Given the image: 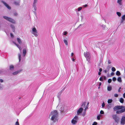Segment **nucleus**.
Segmentation results:
<instances>
[{
    "mask_svg": "<svg viewBox=\"0 0 125 125\" xmlns=\"http://www.w3.org/2000/svg\"><path fill=\"white\" fill-rule=\"evenodd\" d=\"M37 1V0H34V2L33 4V7H34V10L35 11H36V10L35 4L36 3Z\"/></svg>",
    "mask_w": 125,
    "mask_h": 125,
    "instance_id": "obj_11",
    "label": "nucleus"
},
{
    "mask_svg": "<svg viewBox=\"0 0 125 125\" xmlns=\"http://www.w3.org/2000/svg\"><path fill=\"white\" fill-rule=\"evenodd\" d=\"M78 119V116L75 115L72 120L71 123L73 125H75L77 123Z\"/></svg>",
    "mask_w": 125,
    "mask_h": 125,
    "instance_id": "obj_5",
    "label": "nucleus"
},
{
    "mask_svg": "<svg viewBox=\"0 0 125 125\" xmlns=\"http://www.w3.org/2000/svg\"><path fill=\"white\" fill-rule=\"evenodd\" d=\"M60 106H61V104H59L57 106V107H60Z\"/></svg>",
    "mask_w": 125,
    "mask_h": 125,
    "instance_id": "obj_55",
    "label": "nucleus"
},
{
    "mask_svg": "<svg viewBox=\"0 0 125 125\" xmlns=\"http://www.w3.org/2000/svg\"><path fill=\"white\" fill-rule=\"evenodd\" d=\"M14 14L15 16H16L17 15V13L16 12H15L14 13Z\"/></svg>",
    "mask_w": 125,
    "mask_h": 125,
    "instance_id": "obj_47",
    "label": "nucleus"
},
{
    "mask_svg": "<svg viewBox=\"0 0 125 125\" xmlns=\"http://www.w3.org/2000/svg\"><path fill=\"white\" fill-rule=\"evenodd\" d=\"M124 100L123 98H121L120 99V101L121 103H123V102H124Z\"/></svg>",
    "mask_w": 125,
    "mask_h": 125,
    "instance_id": "obj_27",
    "label": "nucleus"
},
{
    "mask_svg": "<svg viewBox=\"0 0 125 125\" xmlns=\"http://www.w3.org/2000/svg\"><path fill=\"white\" fill-rule=\"evenodd\" d=\"M84 56L86 58L87 60L89 62H90L91 58L90 53L89 52H84Z\"/></svg>",
    "mask_w": 125,
    "mask_h": 125,
    "instance_id": "obj_4",
    "label": "nucleus"
},
{
    "mask_svg": "<svg viewBox=\"0 0 125 125\" xmlns=\"http://www.w3.org/2000/svg\"><path fill=\"white\" fill-rule=\"evenodd\" d=\"M123 96L124 98H125V93L123 94Z\"/></svg>",
    "mask_w": 125,
    "mask_h": 125,
    "instance_id": "obj_56",
    "label": "nucleus"
},
{
    "mask_svg": "<svg viewBox=\"0 0 125 125\" xmlns=\"http://www.w3.org/2000/svg\"><path fill=\"white\" fill-rule=\"evenodd\" d=\"M102 115H99L97 117V119L98 120H100V118L101 117Z\"/></svg>",
    "mask_w": 125,
    "mask_h": 125,
    "instance_id": "obj_26",
    "label": "nucleus"
},
{
    "mask_svg": "<svg viewBox=\"0 0 125 125\" xmlns=\"http://www.w3.org/2000/svg\"><path fill=\"white\" fill-rule=\"evenodd\" d=\"M99 80L100 81H103V78L102 77H100L99 79Z\"/></svg>",
    "mask_w": 125,
    "mask_h": 125,
    "instance_id": "obj_41",
    "label": "nucleus"
},
{
    "mask_svg": "<svg viewBox=\"0 0 125 125\" xmlns=\"http://www.w3.org/2000/svg\"><path fill=\"white\" fill-rule=\"evenodd\" d=\"M103 78V79H104L105 80L106 79V77L105 76H104Z\"/></svg>",
    "mask_w": 125,
    "mask_h": 125,
    "instance_id": "obj_50",
    "label": "nucleus"
},
{
    "mask_svg": "<svg viewBox=\"0 0 125 125\" xmlns=\"http://www.w3.org/2000/svg\"><path fill=\"white\" fill-rule=\"evenodd\" d=\"M17 40L18 42L19 43H21L22 42V41L19 38H17Z\"/></svg>",
    "mask_w": 125,
    "mask_h": 125,
    "instance_id": "obj_19",
    "label": "nucleus"
},
{
    "mask_svg": "<svg viewBox=\"0 0 125 125\" xmlns=\"http://www.w3.org/2000/svg\"><path fill=\"white\" fill-rule=\"evenodd\" d=\"M121 89V87H120L119 88V89H120H120Z\"/></svg>",
    "mask_w": 125,
    "mask_h": 125,
    "instance_id": "obj_64",
    "label": "nucleus"
},
{
    "mask_svg": "<svg viewBox=\"0 0 125 125\" xmlns=\"http://www.w3.org/2000/svg\"><path fill=\"white\" fill-rule=\"evenodd\" d=\"M121 124H125V117L123 116L121 119Z\"/></svg>",
    "mask_w": 125,
    "mask_h": 125,
    "instance_id": "obj_8",
    "label": "nucleus"
},
{
    "mask_svg": "<svg viewBox=\"0 0 125 125\" xmlns=\"http://www.w3.org/2000/svg\"><path fill=\"white\" fill-rule=\"evenodd\" d=\"M58 113L56 110L51 112L50 114V116H51V120L54 122L58 121Z\"/></svg>",
    "mask_w": 125,
    "mask_h": 125,
    "instance_id": "obj_2",
    "label": "nucleus"
},
{
    "mask_svg": "<svg viewBox=\"0 0 125 125\" xmlns=\"http://www.w3.org/2000/svg\"><path fill=\"white\" fill-rule=\"evenodd\" d=\"M4 4V5L9 9H11L10 7L7 4L3 1H1Z\"/></svg>",
    "mask_w": 125,
    "mask_h": 125,
    "instance_id": "obj_10",
    "label": "nucleus"
},
{
    "mask_svg": "<svg viewBox=\"0 0 125 125\" xmlns=\"http://www.w3.org/2000/svg\"><path fill=\"white\" fill-rule=\"evenodd\" d=\"M10 26L12 30L14 32L15 31V28L14 27L13 25H11Z\"/></svg>",
    "mask_w": 125,
    "mask_h": 125,
    "instance_id": "obj_20",
    "label": "nucleus"
},
{
    "mask_svg": "<svg viewBox=\"0 0 125 125\" xmlns=\"http://www.w3.org/2000/svg\"><path fill=\"white\" fill-rule=\"evenodd\" d=\"M114 75V73L113 72H112L111 73V75L112 76H113Z\"/></svg>",
    "mask_w": 125,
    "mask_h": 125,
    "instance_id": "obj_51",
    "label": "nucleus"
},
{
    "mask_svg": "<svg viewBox=\"0 0 125 125\" xmlns=\"http://www.w3.org/2000/svg\"><path fill=\"white\" fill-rule=\"evenodd\" d=\"M101 26L102 27V28L103 30H105L106 28V26L105 25H101Z\"/></svg>",
    "mask_w": 125,
    "mask_h": 125,
    "instance_id": "obj_23",
    "label": "nucleus"
},
{
    "mask_svg": "<svg viewBox=\"0 0 125 125\" xmlns=\"http://www.w3.org/2000/svg\"><path fill=\"white\" fill-rule=\"evenodd\" d=\"M73 53H71V56H73Z\"/></svg>",
    "mask_w": 125,
    "mask_h": 125,
    "instance_id": "obj_61",
    "label": "nucleus"
},
{
    "mask_svg": "<svg viewBox=\"0 0 125 125\" xmlns=\"http://www.w3.org/2000/svg\"><path fill=\"white\" fill-rule=\"evenodd\" d=\"M85 112H84L82 114V115L83 116H84L85 115Z\"/></svg>",
    "mask_w": 125,
    "mask_h": 125,
    "instance_id": "obj_54",
    "label": "nucleus"
},
{
    "mask_svg": "<svg viewBox=\"0 0 125 125\" xmlns=\"http://www.w3.org/2000/svg\"><path fill=\"white\" fill-rule=\"evenodd\" d=\"M18 56L19 61L20 62L21 59V55L20 53H19L18 54Z\"/></svg>",
    "mask_w": 125,
    "mask_h": 125,
    "instance_id": "obj_34",
    "label": "nucleus"
},
{
    "mask_svg": "<svg viewBox=\"0 0 125 125\" xmlns=\"http://www.w3.org/2000/svg\"><path fill=\"white\" fill-rule=\"evenodd\" d=\"M15 125H19V123L18 121L16 122Z\"/></svg>",
    "mask_w": 125,
    "mask_h": 125,
    "instance_id": "obj_43",
    "label": "nucleus"
},
{
    "mask_svg": "<svg viewBox=\"0 0 125 125\" xmlns=\"http://www.w3.org/2000/svg\"><path fill=\"white\" fill-rule=\"evenodd\" d=\"M112 88L111 86H108L107 87V89L108 91H110L111 90Z\"/></svg>",
    "mask_w": 125,
    "mask_h": 125,
    "instance_id": "obj_18",
    "label": "nucleus"
},
{
    "mask_svg": "<svg viewBox=\"0 0 125 125\" xmlns=\"http://www.w3.org/2000/svg\"><path fill=\"white\" fill-rule=\"evenodd\" d=\"M16 45L18 47L20 51L21 50V47L19 46L18 44L15 43Z\"/></svg>",
    "mask_w": 125,
    "mask_h": 125,
    "instance_id": "obj_35",
    "label": "nucleus"
},
{
    "mask_svg": "<svg viewBox=\"0 0 125 125\" xmlns=\"http://www.w3.org/2000/svg\"><path fill=\"white\" fill-rule=\"evenodd\" d=\"M31 32L35 36H37L38 33L35 27L32 28V31H31Z\"/></svg>",
    "mask_w": 125,
    "mask_h": 125,
    "instance_id": "obj_7",
    "label": "nucleus"
},
{
    "mask_svg": "<svg viewBox=\"0 0 125 125\" xmlns=\"http://www.w3.org/2000/svg\"><path fill=\"white\" fill-rule=\"evenodd\" d=\"M3 18L13 23H15V21L11 18H10L6 16H3Z\"/></svg>",
    "mask_w": 125,
    "mask_h": 125,
    "instance_id": "obj_6",
    "label": "nucleus"
},
{
    "mask_svg": "<svg viewBox=\"0 0 125 125\" xmlns=\"http://www.w3.org/2000/svg\"><path fill=\"white\" fill-rule=\"evenodd\" d=\"M65 89V88H64L62 90V91H63Z\"/></svg>",
    "mask_w": 125,
    "mask_h": 125,
    "instance_id": "obj_58",
    "label": "nucleus"
},
{
    "mask_svg": "<svg viewBox=\"0 0 125 125\" xmlns=\"http://www.w3.org/2000/svg\"><path fill=\"white\" fill-rule=\"evenodd\" d=\"M102 83H99V86H101V85Z\"/></svg>",
    "mask_w": 125,
    "mask_h": 125,
    "instance_id": "obj_57",
    "label": "nucleus"
},
{
    "mask_svg": "<svg viewBox=\"0 0 125 125\" xmlns=\"http://www.w3.org/2000/svg\"><path fill=\"white\" fill-rule=\"evenodd\" d=\"M64 110V108L63 106L61 107L60 111L61 112H62Z\"/></svg>",
    "mask_w": 125,
    "mask_h": 125,
    "instance_id": "obj_25",
    "label": "nucleus"
},
{
    "mask_svg": "<svg viewBox=\"0 0 125 125\" xmlns=\"http://www.w3.org/2000/svg\"><path fill=\"white\" fill-rule=\"evenodd\" d=\"M100 113L101 114H104V112L103 111V110H101L100 111Z\"/></svg>",
    "mask_w": 125,
    "mask_h": 125,
    "instance_id": "obj_39",
    "label": "nucleus"
},
{
    "mask_svg": "<svg viewBox=\"0 0 125 125\" xmlns=\"http://www.w3.org/2000/svg\"><path fill=\"white\" fill-rule=\"evenodd\" d=\"M99 72H101L102 71V68H100L99 69Z\"/></svg>",
    "mask_w": 125,
    "mask_h": 125,
    "instance_id": "obj_53",
    "label": "nucleus"
},
{
    "mask_svg": "<svg viewBox=\"0 0 125 125\" xmlns=\"http://www.w3.org/2000/svg\"><path fill=\"white\" fill-rule=\"evenodd\" d=\"M72 60L73 61V62H74V61L75 59L74 58H72Z\"/></svg>",
    "mask_w": 125,
    "mask_h": 125,
    "instance_id": "obj_59",
    "label": "nucleus"
},
{
    "mask_svg": "<svg viewBox=\"0 0 125 125\" xmlns=\"http://www.w3.org/2000/svg\"><path fill=\"white\" fill-rule=\"evenodd\" d=\"M98 74L99 75H100L101 74V72H99L98 73Z\"/></svg>",
    "mask_w": 125,
    "mask_h": 125,
    "instance_id": "obj_60",
    "label": "nucleus"
},
{
    "mask_svg": "<svg viewBox=\"0 0 125 125\" xmlns=\"http://www.w3.org/2000/svg\"><path fill=\"white\" fill-rule=\"evenodd\" d=\"M0 82L1 83H2L3 82V80L2 79H0Z\"/></svg>",
    "mask_w": 125,
    "mask_h": 125,
    "instance_id": "obj_52",
    "label": "nucleus"
},
{
    "mask_svg": "<svg viewBox=\"0 0 125 125\" xmlns=\"http://www.w3.org/2000/svg\"><path fill=\"white\" fill-rule=\"evenodd\" d=\"M112 106L111 104H109L107 105V107L108 109H110L111 107Z\"/></svg>",
    "mask_w": 125,
    "mask_h": 125,
    "instance_id": "obj_21",
    "label": "nucleus"
},
{
    "mask_svg": "<svg viewBox=\"0 0 125 125\" xmlns=\"http://www.w3.org/2000/svg\"><path fill=\"white\" fill-rule=\"evenodd\" d=\"M110 68V67L109 66L107 67L106 69L107 71H108Z\"/></svg>",
    "mask_w": 125,
    "mask_h": 125,
    "instance_id": "obj_30",
    "label": "nucleus"
},
{
    "mask_svg": "<svg viewBox=\"0 0 125 125\" xmlns=\"http://www.w3.org/2000/svg\"><path fill=\"white\" fill-rule=\"evenodd\" d=\"M63 41L65 44L66 45H68V42H67V41L65 39H64L63 40Z\"/></svg>",
    "mask_w": 125,
    "mask_h": 125,
    "instance_id": "obj_29",
    "label": "nucleus"
},
{
    "mask_svg": "<svg viewBox=\"0 0 125 125\" xmlns=\"http://www.w3.org/2000/svg\"><path fill=\"white\" fill-rule=\"evenodd\" d=\"M26 53V49H24L23 50V55L25 56Z\"/></svg>",
    "mask_w": 125,
    "mask_h": 125,
    "instance_id": "obj_14",
    "label": "nucleus"
},
{
    "mask_svg": "<svg viewBox=\"0 0 125 125\" xmlns=\"http://www.w3.org/2000/svg\"><path fill=\"white\" fill-rule=\"evenodd\" d=\"M116 78L115 77H113L112 79V80L114 81H115L116 80Z\"/></svg>",
    "mask_w": 125,
    "mask_h": 125,
    "instance_id": "obj_37",
    "label": "nucleus"
},
{
    "mask_svg": "<svg viewBox=\"0 0 125 125\" xmlns=\"http://www.w3.org/2000/svg\"><path fill=\"white\" fill-rule=\"evenodd\" d=\"M102 107L103 108L104 107V106L105 105V104H104V102L102 104Z\"/></svg>",
    "mask_w": 125,
    "mask_h": 125,
    "instance_id": "obj_38",
    "label": "nucleus"
},
{
    "mask_svg": "<svg viewBox=\"0 0 125 125\" xmlns=\"http://www.w3.org/2000/svg\"><path fill=\"white\" fill-rule=\"evenodd\" d=\"M108 64H110L111 63V61L110 60H108Z\"/></svg>",
    "mask_w": 125,
    "mask_h": 125,
    "instance_id": "obj_46",
    "label": "nucleus"
},
{
    "mask_svg": "<svg viewBox=\"0 0 125 125\" xmlns=\"http://www.w3.org/2000/svg\"><path fill=\"white\" fill-rule=\"evenodd\" d=\"M21 71H18L16 72H14L12 74L13 75H15L17 74L18 73H20L21 72Z\"/></svg>",
    "mask_w": 125,
    "mask_h": 125,
    "instance_id": "obj_16",
    "label": "nucleus"
},
{
    "mask_svg": "<svg viewBox=\"0 0 125 125\" xmlns=\"http://www.w3.org/2000/svg\"><path fill=\"white\" fill-rule=\"evenodd\" d=\"M112 80L111 79H109L108 81V83H111L112 82Z\"/></svg>",
    "mask_w": 125,
    "mask_h": 125,
    "instance_id": "obj_36",
    "label": "nucleus"
},
{
    "mask_svg": "<svg viewBox=\"0 0 125 125\" xmlns=\"http://www.w3.org/2000/svg\"><path fill=\"white\" fill-rule=\"evenodd\" d=\"M108 72V71H107L106 70H104V72L105 73H106L107 72Z\"/></svg>",
    "mask_w": 125,
    "mask_h": 125,
    "instance_id": "obj_49",
    "label": "nucleus"
},
{
    "mask_svg": "<svg viewBox=\"0 0 125 125\" xmlns=\"http://www.w3.org/2000/svg\"><path fill=\"white\" fill-rule=\"evenodd\" d=\"M125 21V15H124L122 16L121 19V23H122L124 21Z\"/></svg>",
    "mask_w": 125,
    "mask_h": 125,
    "instance_id": "obj_9",
    "label": "nucleus"
},
{
    "mask_svg": "<svg viewBox=\"0 0 125 125\" xmlns=\"http://www.w3.org/2000/svg\"><path fill=\"white\" fill-rule=\"evenodd\" d=\"M63 33H64V35H66L67 34V32L66 31H65Z\"/></svg>",
    "mask_w": 125,
    "mask_h": 125,
    "instance_id": "obj_44",
    "label": "nucleus"
},
{
    "mask_svg": "<svg viewBox=\"0 0 125 125\" xmlns=\"http://www.w3.org/2000/svg\"><path fill=\"white\" fill-rule=\"evenodd\" d=\"M2 88V87L1 86H0V89H1Z\"/></svg>",
    "mask_w": 125,
    "mask_h": 125,
    "instance_id": "obj_63",
    "label": "nucleus"
},
{
    "mask_svg": "<svg viewBox=\"0 0 125 125\" xmlns=\"http://www.w3.org/2000/svg\"><path fill=\"white\" fill-rule=\"evenodd\" d=\"M82 9V7H79L77 9V10L78 11H79L81 10Z\"/></svg>",
    "mask_w": 125,
    "mask_h": 125,
    "instance_id": "obj_31",
    "label": "nucleus"
},
{
    "mask_svg": "<svg viewBox=\"0 0 125 125\" xmlns=\"http://www.w3.org/2000/svg\"><path fill=\"white\" fill-rule=\"evenodd\" d=\"M14 4L16 5H19V2H14Z\"/></svg>",
    "mask_w": 125,
    "mask_h": 125,
    "instance_id": "obj_32",
    "label": "nucleus"
},
{
    "mask_svg": "<svg viewBox=\"0 0 125 125\" xmlns=\"http://www.w3.org/2000/svg\"><path fill=\"white\" fill-rule=\"evenodd\" d=\"M14 67L13 65H10V70L11 71L13 70L14 69Z\"/></svg>",
    "mask_w": 125,
    "mask_h": 125,
    "instance_id": "obj_15",
    "label": "nucleus"
},
{
    "mask_svg": "<svg viewBox=\"0 0 125 125\" xmlns=\"http://www.w3.org/2000/svg\"><path fill=\"white\" fill-rule=\"evenodd\" d=\"M97 124V123L95 122H94L93 124L92 125H96Z\"/></svg>",
    "mask_w": 125,
    "mask_h": 125,
    "instance_id": "obj_40",
    "label": "nucleus"
},
{
    "mask_svg": "<svg viewBox=\"0 0 125 125\" xmlns=\"http://www.w3.org/2000/svg\"><path fill=\"white\" fill-rule=\"evenodd\" d=\"M88 6L87 4H85L83 5V7H86Z\"/></svg>",
    "mask_w": 125,
    "mask_h": 125,
    "instance_id": "obj_48",
    "label": "nucleus"
},
{
    "mask_svg": "<svg viewBox=\"0 0 125 125\" xmlns=\"http://www.w3.org/2000/svg\"><path fill=\"white\" fill-rule=\"evenodd\" d=\"M117 81L120 82L121 83L122 82V80L121 79V78L120 77H118L117 79Z\"/></svg>",
    "mask_w": 125,
    "mask_h": 125,
    "instance_id": "obj_17",
    "label": "nucleus"
},
{
    "mask_svg": "<svg viewBox=\"0 0 125 125\" xmlns=\"http://www.w3.org/2000/svg\"><path fill=\"white\" fill-rule=\"evenodd\" d=\"M10 35L11 37H14V36L13 34L11 33H10Z\"/></svg>",
    "mask_w": 125,
    "mask_h": 125,
    "instance_id": "obj_45",
    "label": "nucleus"
},
{
    "mask_svg": "<svg viewBox=\"0 0 125 125\" xmlns=\"http://www.w3.org/2000/svg\"><path fill=\"white\" fill-rule=\"evenodd\" d=\"M114 96L115 97H117L118 96V95L117 94H114Z\"/></svg>",
    "mask_w": 125,
    "mask_h": 125,
    "instance_id": "obj_42",
    "label": "nucleus"
},
{
    "mask_svg": "<svg viewBox=\"0 0 125 125\" xmlns=\"http://www.w3.org/2000/svg\"><path fill=\"white\" fill-rule=\"evenodd\" d=\"M116 14L119 17L121 15V13L120 12H117Z\"/></svg>",
    "mask_w": 125,
    "mask_h": 125,
    "instance_id": "obj_28",
    "label": "nucleus"
},
{
    "mask_svg": "<svg viewBox=\"0 0 125 125\" xmlns=\"http://www.w3.org/2000/svg\"><path fill=\"white\" fill-rule=\"evenodd\" d=\"M89 104V102L87 103L85 102H84L81 105V107L78 109L77 111V114L78 115H81L83 110V108H85V111L88 109V104Z\"/></svg>",
    "mask_w": 125,
    "mask_h": 125,
    "instance_id": "obj_1",
    "label": "nucleus"
},
{
    "mask_svg": "<svg viewBox=\"0 0 125 125\" xmlns=\"http://www.w3.org/2000/svg\"><path fill=\"white\" fill-rule=\"evenodd\" d=\"M113 117L116 122H117L118 120L117 119V116L116 115H113Z\"/></svg>",
    "mask_w": 125,
    "mask_h": 125,
    "instance_id": "obj_12",
    "label": "nucleus"
},
{
    "mask_svg": "<svg viewBox=\"0 0 125 125\" xmlns=\"http://www.w3.org/2000/svg\"><path fill=\"white\" fill-rule=\"evenodd\" d=\"M111 70L112 71L115 72L116 70V69L114 67H113L112 68Z\"/></svg>",
    "mask_w": 125,
    "mask_h": 125,
    "instance_id": "obj_33",
    "label": "nucleus"
},
{
    "mask_svg": "<svg viewBox=\"0 0 125 125\" xmlns=\"http://www.w3.org/2000/svg\"><path fill=\"white\" fill-rule=\"evenodd\" d=\"M121 74L120 73L119 71H117L116 73V74L117 75L119 76Z\"/></svg>",
    "mask_w": 125,
    "mask_h": 125,
    "instance_id": "obj_22",
    "label": "nucleus"
},
{
    "mask_svg": "<svg viewBox=\"0 0 125 125\" xmlns=\"http://www.w3.org/2000/svg\"><path fill=\"white\" fill-rule=\"evenodd\" d=\"M122 0H117V2L120 5H122Z\"/></svg>",
    "mask_w": 125,
    "mask_h": 125,
    "instance_id": "obj_13",
    "label": "nucleus"
},
{
    "mask_svg": "<svg viewBox=\"0 0 125 125\" xmlns=\"http://www.w3.org/2000/svg\"><path fill=\"white\" fill-rule=\"evenodd\" d=\"M118 91L119 92H120V90L119 89L118 90Z\"/></svg>",
    "mask_w": 125,
    "mask_h": 125,
    "instance_id": "obj_62",
    "label": "nucleus"
},
{
    "mask_svg": "<svg viewBox=\"0 0 125 125\" xmlns=\"http://www.w3.org/2000/svg\"><path fill=\"white\" fill-rule=\"evenodd\" d=\"M114 111H116V113L120 114L125 111V107L121 106H116L114 108Z\"/></svg>",
    "mask_w": 125,
    "mask_h": 125,
    "instance_id": "obj_3",
    "label": "nucleus"
},
{
    "mask_svg": "<svg viewBox=\"0 0 125 125\" xmlns=\"http://www.w3.org/2000/svg\"><path fill=\"white\" fill-rule=\"evenodd\" d=\"M112 102V100L111 99H109L107 101V103L108 104L111 103Z\"/></svg>",
    "mask_w": 125,
    "mask_h": 125,
    "instance_id": "obj_24",
    "label": "nucleus"
}]
</instances>
